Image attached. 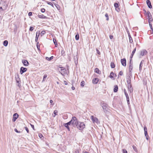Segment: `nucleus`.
<instances>
[{"label": "nucleus", "mask_w": 153, "mask_h": 153, "mask_svg": "<svg viewBox=\"0 0 153 153\" xmlns=\"http://www.w3.org/2000/svg\"><path fill=\"white\" fill-rule=\"evenodd\" d=\"M126 100L127 102H129V97H127V98H126Z\"/></svg>", "instance_id": "61"}, {"label": "nucleus", "mask_w": 153, "mask_h": 153, "mask_svg": "<svg viewBox=\"0 0 153 153\" xmlns=\"http://www.w3.org/2000/svg\"><path fill=\"white\" fill-rule=\"evenodd\" d=\"M133 149H134V150L135 151V152H137V148L136 147L134 146H133Z\"/></svg>", "instance_id": "43"}, {"label": "nucleus", "mask_w": 153, "mask_h": 153, "mask_svg": "<svg viewBox=\"0 0 153 153\" xmlns=\"http://www.w3.org/2000/svg\"><path fill=\"white\" fill-rule=\"evenodd\" d=\"M47 74H45L44 76H43V80H42V82H43L44 81H45L46 78V77H47Z\"/></svg>", "instance_id": "34"}, {"label": "nucleus", "mask_w": 153, "mask_h": 153, "mask_svg": "<svg viewBox=\"0 0 153 153\" xmlns=\"http://www.w3.org/2000/svg\"><path fill=\"white\" fill-rule=\"evenodd\" d=\"M131 59L130 62V65L129 66V71L130 72H131L133 68V63L131 62Z\"/></svg>", "instance_id": "14"}, {"label": "nucleus", "mask_w": 153, "mask_h": 153, "mask_svg": "<svg viewBox=\"0 0 153 153\" xmlns=\"http://www.w3.org/2000/svg\"><path fill=\"white\" fill-rule=\"evenodd\" d=\"M96 50L97 51V53L99 54H100V52L97 49H96Z\"/></svg>", "instance_id": "54"}, {"label": "nucleus", "mask_w": 153, "mask_h": 153, "mask_svg": "<svg viewBox=\"0 0 153 153\" xmlns=\"http://www.w3.org/2000/svg\"><path fill=\"white\" fill-rule=\"evenodd\" d=\"M128 36L129 37V42L130 43H132L133 42V39L131 37V35L129 32L128 33Z\"/></svg>", "instance_id": "18"}, {"label": "nucleus", "mask_w": 153, "mask_h": 153, "mask_svg": "<svg viewBox=\"0 0 153 153\" xmlns=\"http://www.w3.org/2000/svg\"><path fill=\"white\" fill-rule=\"evenodd\" d=\"M53 42L55 45V46L56 47L57 46V44L56 42V40L55 39H53Z\"/></svg>", "instance_id": "28"}, {"label": "nucleus", "mask_w": 153, "mask_h": 153, "mask_svg": "<svg viewBox=\"0 0 153 153\" xmlns=\"http://www.w3.org/2000/svg\"><path fill=\"white\" fill-rule=\"evenodd\" d=\"M34 29V28L33 27H30L29 29V30L30 31H32Z\"/></svg>", "instance_id": "44"}, {"label": "nucleus", "mask_w": 153, "mask_h": 153, "mask_svg": "<svg viewBox=\"0 0 153 153\" xmlns=\"http://www.w3.org/2000/svg\"><path fill=\"white\" fill-rule=\"evenodd\" d=\"M121 62L122 65L124 66H126V60L125 59H123L121 60Z\"/></svg>", "instance_id": "8"}, {"label": "nucleus", "mask_w": 153, "mask_h": 153, "mask_svg": "<svg viewBox=\"0 0 153 153\" xmlns=\"http://www.w3.org/2000/svg\"><path fill=\"white\" fill-rule=\"evenodd\" d=\"M13 118L12 120V121L13 122H15L16 120L17 119V118H18L19 115L17 113H15L13 115Z\"/></svg>", "instance_id": "11"}, {"label": "nucleus", "mask_w": 153, "mask_h": 153, "mask_svg": "<svg viewBox=\"0 0 153 153\" xmlns=\"http://www.w3.org/2000/svg\"><path fill=\"white\" fill-rule=\"evenodd\" d=\"M147 53V52L145 49H143L141 50L140 51V57H141V56H143Z\"/></svg>", "instance_id": "5"}, {"label": "nucleus", "mask_w": 153, "mask_h": 153, "mask_svg": "<svg viewBox=\"0 0 153 153\" xmlns=\"http://www.w3.org/2000/svg\"><path fill=\"white\" fill-rule=\"evenodd\" d=\"M113 36L112 35H110L109 36V38L110 39H112L113 38Z\"/></svg>", "instance_id": "56"}, {"label": "nucleus", "mask_w": 153, "mask_h": 153, "mask_svg": "<svg viewBox=\"0 0 153 153\" xmlns=\"http://www.w3.org/2000/svg\"><path fill=\"white\" fill-rule=\"evenodd\" d=\"M39 136L40 138H41L42 137H43L42 135L41 134H39Z\"/></svg>", "instance_id": "57"}, {"label": "nucleus", "mask_w": 153, "mask_h": 153, "mask_svg": "<svg viewBox=\"0 0 153 153\" xmlns=\"http://www.w3.org/2000/svg\"><path fill=\"white\" fill-rule=\"evenodd\" d=\"M76 127L80 130H82L85 128V125L83 122H80L79 124L78 123V124Z\"/></svg>", "instance_id": "4"}, {"label": "nucleus", "mask_w": 153, "mask_h": 153, "mask_svg": "<svg viewBox=\"0 0 153 153\" xmlns=\"http://www.w3.org/2000/svg\"><path fill=\"white\" fill-rule=\"evenodd\" d=\"M22 62L25 66H27L29 65L28 62L26 60H23Z\"/></svg>", "instance_id": "13"}, {"label": "nucleus", "mask_w": 153, "mask_h": 153, "mask_svg": "<svg viewBox=\"0 0 153 153\" xmlns=\"http://www.w3.org/2000/svg\"><path fill=\"white\" fill-rule=\"evenodd\" d=\"M39 34H40V33H39V32L38 33L37 32H36V39H35V41L36 42H37V41L38 37L39 36Z\"/></svg>", "instance_id": "24"}, {"label": "nucleus", "mask_w": 153, "mask_h": 153, "mask_svg": "<svg viewBox=\"0 0 153 153\" xmlns=\"http://www.w3.org/2000/svg\"><path fill=\"white\" fill-rule=\"evenodd\" d=\"M45 11V10L44 8H42L41 9V11L42 13H44Z\"/></svg>", "instance_id": "51"}, {"label": "nucleus", "mask_w": 153, "mask_h": 153, "mask_svg": "<svg viewBox=\"0 0 153 153\" xmlns=\"http://www.w3.org/2000/svg\"><path fill=\"white\" fill-rule=\"evenodd\" d=\"M91 118L93 123H97L98 122V119L97 117H94L93 116H91Z\"/></svg>", "instance_id": "7"}, {"label": "nucleus", "mask_w": 153, "mask_h": 153, "mask_svg": "<svg viewBox=\"0 0 153 153\" xmlns=\"http://www.w3.org/2000/svg\"><path fill=\"white\" fill-rule=\"evenodd\" d=\"M77 53L76 56H74V59L75 61V63L76 65H77L78 64V58L77 57Z\"/></svg>", "instance_id": "12"}, {"label": "nucleus", "mask_w": 153, "mask_h": 153, "mask_svg": "<svg viewBox=\"0 0 153 153\" xmlns=\"http://www.w3.org/2000/svg\"><path fill=\"white\" fill-rule=\"evenodd\" d=\"M30 125H31V126L32 128H33V130H34V125H33L32 124H30Z\"/></svg>", "instance_id": "60"}, {"label": "nucleus", "mask_w": 153, "mask_h": 153, "mask_svg": "<svg viewBox=\"0 0 153 153\" xmlns=\"http://www.w3.org/2000/svg\"><path fill=\"white\" fill-rule=\"evenodd\" d=\"M65 124H67V125L68 126L70 125L71 124V121H70L69 122H68Z\"/></svg>", "instance_id": "50"}, {"label": "nucleus", "mask_w": 153, "mask_h": 153, "mask_svg": "<svg viewBox=\"0 0 153 153\" xmlns=\"http://www.w3.org/2000/svg\"><path fill=\"white\" fill-rule=\"evenodd\" d=\"M71 122L73 126L76 127L77 126V124H78V121L76 117H73L71 120Z\"/></svg>", "instance_id": "2"}, {"label": "nucleus", "mask_w": 153, "mask_h": 153, "mask_svg": "<svg viewBox=\"0 0 153 153\" xmlns=\"http://www.w3.org/2000/svg\"><path fill=\"white\" fill-rule=\"evenodd\" d=\"M64 84L65 85H67L68 84V83L66 82L65 81H64Z\"/></svg>", "instance_id": "64"}, {"label": "nucleus", "mask_w": 153, "mask_h": 153, "mask_svg": "<svg viewBox=\"0 0 153 153\" xmlns=\"http://www.w3.org/2000/svg\"><path fill=\"white\" fill-rule=\"evenodd\" d=\"M64 126L65 127L67 128V129L69 131H70V128L67 125V124H65Z\"/></svg>", "instance_id": "36"}, {"label": "nucleus", "mask_w": 153, "mask_h": 153, "mask_svg": "<svg viewBox=\"0 0 153 153\" xmlns=\"http://www.w3.org/2000/svg\"><path fill=\"white\" fill-rule=\"evenodd\" d=\"M127 85H129L131 84V78L130 77H129L127 79Z\"/></svg>", "instance_id": "17"}, {"label": "nucleus", "mask_w": 153, "mask_h": 153, "mask_svg": "<svg viewBox=\"0 0 153 153\" xmlns=\"http://www.w3.org/2000/svg\"><path fill=\"white\" fill-rule=\"evenodd\" d=\"M105 16L106 17V20L107 21H108V20H109V18H108V13H106L105 15Z\"/></svg>", "instance_id": "39"}, {"label": "nucleus", "mask_w": 153, "mask_h": 153, "mask_svg": "<svg viewBox=\"0 0 153 153\" xmlns=\"http://www.w3.org/2000/svg\"><path fill=\"white\" fill-rule=\"evenodd\" d=\"M144 132L147 131V128L146 127V126H144Z\"/></svg>", "instance_id": "45"}, {"label": "nucleus", "mask_w": 153, "mask_h": 153, "mask_svg": "<svg viewBox=\"0 0 153 153\" xmlns=\"http://www.w3.org/2000/svg\"><path fill=\"white\" fill-rule=\"evenodd\" d=\"M85 82L83 81L81 82L80 83V85L82 87H83L84 86Z\"/></svg>", "instance_id": "33"}, {"label": "nucleus", "mask_w": 153, "mask_h": 153, "mask_svg": "<svg viewBox=\"0 0 153 153\" xmlns=\"http://www.w3.org/2000/svg\"><path fill=\"white\" fill-rule=\"evenodd\" d=\"M114 6L115 7V8L118 7H119V5L117 3H115L114 4Z\"/></svg>", "instance_id": "40"}, {"label": "nucleus", "mask_w": 153, "mask_h": 153, "mask_svg": "<svg viewBox=\"0 0 153 153\" xmlns=\"http://www.w3.org/2000/svg\"><path fill=\"white\" fill-rule=\"evenodd\" d=\"M115 10L117 11L118 12L120 11V9L119 7H117H117L115 8Z\"/></svg>", "instance_id": "47"}, {"label": "nucleus", "mask_w": 153, "mask_h": 153, "mask_svg": "<svg viewBox=\"0 0 153 153\" xmlns=\"http://www.w3.org/2000/svg\"><path fill=\"white\" fill-rule=\"evenodd\" d=\"M127 86L128 90L129 91L130 93L132 92L133 91V89L132 86L131 84L127 85Z\"/></svg>", "instance_id": "9"}, {"label": "nucleus", "mask_w": 153, "mask_h": 153, "mask_svg": "<svg viewBox=\"0 0 153 153\" xmlns=\"http://www.w3.org/2000/svg\"><path fill=\"white\" fill-rule=\"evenodd\" d=\"M122 151L123 153H128L127 150L125 149H123Z\"/></svg>", "instance_id": "42"}, {"label": "nucleus", "mask_w": 153, "mask_h": 153, "mask_svg": "<svg viewBox=\"0 0 153 153\" xmlns=\"http://www.w3.org/2000/svg\"><path fill=\"white\" fill-rule=\"evenodd\" d=\"M111 66L112 68H114L115 67V65L114 63L111 62Z\"/></svg>", "instance_id": "27"}, {"label": "nucleus", "mask_w": 153, "mask_h": 153, "mask_svg": "<svg viewBox=\"0 0 153 153\" xmlns=\"http://www.w3.org/2000/svg\"><path fill=\"white\" fill-rule=\"evenodd\" d=\"M101 106L104 111V112L105 113H107L108 112H109L108 111V108L107 107L108 105L107 104L103 102Z\"/></svg>", "instance_id": "3"}, {"label": "nucleus", "mask_w": 153, "mask_h": 153, "mask_svg": "<svg viewBox=\"0 0 153 153\" xmlns=\"http://www.w3.org/2000/svg\"><path fill=\"white\" fill-rule=\"evenodd\" d=\"M7 5L6 3L3 1H2L0 3V13L1 14L4 13L2 11H4L6 10L7 7Z\"/></svg>", "instance_id": "1"}, {"label": "nucleus", "mask_w": 153, "mask_h": 153, "mask_svg": "<svg viewBox=\"0 0 153 153\" xmlns=\"http://www.w3.org/2000/svg\"><path fill=\"white\" fill-rule=\"evenodd\" d=\"M144 62V60L142 61L140 64V67H139V70L140 71H141L142 70L143 64Z\"/></svg>", "instance_id": "20"}, {"label": "nucleus", "mask_w": 153, "mask_h": 153, "mask_svg": "<svg viewBox=\"0 0 153 153\" xmlns=\"http://www.w3.org/2000/svg\"><path fill=\"white\" fill-rule=\"evenodd\" d=\"M136 51V48H135L134 49V50H133V51H132V52L131 54V56L130 57V58L131 59L132 58V57H133V56L134 53Z\"/></svg>", "instance_id": "22"}, {"label": "nucleus", "mask_w": 153, "mask_h": 153, "mask_svg": "<svg viewBox=\"0 0 153 153\" xmlns=\"http://www.w3.org/2000/svg\"><path fill=\"white\" fill-rule=\"evenodd\" d=\"M153 20V19L152 18L150 17L148 19V22L149 23V22H152Z\"/></svg>", "instance_id": "38"}, {"label": "nucleus", "mask_w": 153, "mask_h": 153, "mask_svg": "<svg viewBox=\"0 0 153 153\" xmlns=\"http://www.w3.org/2000/svg\"><path fill=\"white\" fill-rule=\"evenodd\" d=\"M61 53L62 55H64L65 53V51H64L62 50L61 51Z\"/></svg>", "instance_id": "52"}, {"label": "nucleus", "mask_w": 153, "mask_h": 153, "mask_svg": "<svg viewBox=\"0 0 153 153\" xmlns=\"http://www.w3.org/2000/svg\"><path fill=\"white\" fill-rule=\"evenodd\" d=\"M14 131L17 133H20L21 132L20 131H18V130L16 128L14 129Z\"/></svg>", "instance_id": "49"}, {"label": "nucleus", "mask_w": 153, "mask_h": 153, "mask_svg": "<svg viewBox=\"0 0 153 153\" xmlns=\"http://www.w3.org/2000/svg\"><path fill=\"white\" fill-rule=\"evenodd\" d=\"M119 75H123V72L122 71H120V73H119Z\"/></svg>", "instance_id": "58"}, {"label": "nucleus", "mask_w": 153, "mask_h": 153, "mask_svg": "<svg viewBox=\"0 0 153 153\" xmlns=\"http://www.w3.org/2000/svg\"><path fill=\"white\" fill-rule=\"evenodd\" d=\"M146 3L148 5V7L150 8H152V6L151 5V2L149 0H147L146 1Z\"/></svg>", "instance_id": "15"}, {"label": "nucleus", "mask_w": 153, "mask_h": 153, "mask_svg": "<svg viewBox=\"0 0 153 153\" xmlns=\"http://www.w3.org/2000/svg\"><path fill=\"white\" fill-rule=\"evenodd\" d=\"M58 113V111L57 110H55L54 111L53 113L54 114V116H53V117H55V116L56 115H57V113Z\"/></svg>", "instance_id": "35"}, {"label": "nucleus", "mask_w": 153, "mask_h": 153, "mask_svg": "<svg viewBox=\"0 0 153 153\" xmlns=\"http://www.w3.org/2000/svg\"><path fill=\"white\" fill-rule=\"evenodd\" d=\"M53 56H52L50 58H48V57H46V59H47L48 60L50 61L51 59H53Z\"/></svg>", "instance_id": "29"}, {"label": "nucleus", "mask_w": 153, "mask_h": 153, "mask_svg": "<svg viewBox=\"0 0 153 153\" xmlns=\"http://www.w3.org/2000/svg\"><path fill=\"white\" fill-rule=\"evenodd\" d=\"M94 71L95 72L97 73L98 74H101V71H100V70L99 69L96 68L94 70Z\"/></svg>", "instance_id": "23"}, {"label": "nucleus", "mask_w": 153, "mask_h": 153, "mask_svg": "<svg viewBox=\"0 0 153 153\" xmlns=\"http://www.w3.org/2000/svg\"><path fill=\"white\" fill-rule=\"evenodd\" d=\"M124 91L126 98H127V97H129L128 95V94L127 93L126 90L125 89H124Z\"/></svg>", "instance_id": "31"}, {"label": "nucleus", "mask_w": 153, "mask_h": 153, "mask_svg": "<svg viewBox=\"0 0 153 153\" xmlns=\"http://www.w3.org/2000/svg\"><path fill=\"white\" fill-rule=\"evenodd\" d=\"M118 90V87L117 85H115L114 89V92H116Z\"/></svg>", "instance_id": "21"}, {"label": "nucleus", "mask_w": 153, "mask_h": 153, "mask_svg": "<svg viewBox=\"0 0 153 153\" xmlns=\"http://www.w3.org/2000/svg\"><path fill=\"white\" fill-rule=\"evenodd\" d=\"M60 70H59V71L62 75H64L65 74V69L62 67H60Z\"/></svg>", "instance_id": "6"}, {"label": "nucleus", "mask_w": 153, "mask_h": 153, "mask_svg": "<svg viewBox=\"0 0 153 153\" xmlns=\"http://www.w3.org/2000/svg\"><path fill=\"white\" fill-rule=\"evenodd\" d=\"M32 15V12H30L28 13V16H31Z\"/></svg>", "instance_id": "55"}, {"label": "nucleus", "mask_w": 153, "mask_h": 153, "mask_svg": "<svg viewBox=\"0 0 153 153\" xmlns=\"http://www.w3.org/2000/svg\"><path fill=\"white\" fill-rule=\"evenodd\" d=\"M147 14H148V16H149V15L151 16V15L149 11H148Z\"/></svg>", "instance_id": "59"}, {"label": "nucleus", "mask_w": 153, "mask_h": 153, "mask_svg": "<svg viewBox=\"0 0 153 153\" xmlns=\"http://www.w3.org/2000/svg\"><path fill=\"white\" fill-rule=\"evenodd\" d=\"M99 80L98 78H95L93 80V83L94 84H97Z\"/></svg>", "instance_id": "16"}, {"label": "nucleus", "mask_w": 153, "mask_h": 153, "mask_svg": "<svg viewBox=\"0 0 153 153\" xmlns=\"http://www.w3.org/2000/svg\"><path fill=\"white\" fill-rule=\"evenodd\" d=\"M79 39V34L77 33L76 34L75 36V39L76 40H78Z\"/></svg>", "instance_id": "26"}, {"label": "nucleus", "mask_w": 153, "mask_h": 153, "mask_svg": "<svg viewBox=\"0 0 153 153\" xmlns=\"http://www.w3.org/2000/svg\"><path fill=\"white\" fill-rule=\"evenodd\" d=\"M25 130L27 131V133H29V130L28 129V128L27 127H25Z\"/></svg>", "instance_id": "46"}, {"label": "nucleus", "mask_w": 153, "mask_h": 153, "mask_svg": "<svg viewBox=\"0 0 153 153\" xmlns=\"http://www.w3.org/2000/svg\"><path fill=\"white\" fill-rule=\"evenodd\" d=\"M114 73L113 72H111V73L110 74V77L111 78H113L114 77L113 76L114 75Z\"/></svg>", "instance_id": "32"}, {"label": "nucleus", "mask_w": 153, "mask_h": 153, "mask_svg": "<svg viewBox=\"0 0 153 153\" xmlns=\"http://www.w3.org/2000/svg\"><path fill=\"white\" fill-rule=\"evenodd\" d=\"M50 102L51 105H54V104L53 103V101L52 100H50Z\"/></svg>", "instance_id": "53"}, {"label": "nucleus", "mask_w": 153, "mask_h": 153, "mask_svg": "<svg viewBox=\"0 0 153 153\" xmlns=\"http://www.w3.org/2000/svg\"><path fill=\"white\" fill-rule=\"evenodd\" d=\"M45 33V31L43 30L41 33V36H43Z\"/></svg>", "instance_id": "37"}, {"label": "nucleus", "mask_w": 153, "mask_h": 153, "mask_svg": "<svg viewBox=\"0 0 153 153\" xmlns=\"http://www.w3.org/2000/svg\"><path fill=\"white\" fill-rule=\"evenodd\" d=\"M148 17L149 18H150V17L152 18V15H151V16L149 15V16H148Z\"/></svg>", "instance_id": "62"}, {"label": "nucleus", "mask_w": 153, "mask_h": 153, "mask_svg": "<svg viewBox=\"0 0 153 153\" xmlns=\"http://www.w3.org/2000/svg\"><path fill=\"white\" fill-rule=\"evenodd\" d=\"M47 3L48 4L51 5L52 7H53V4L51 3L50 2H48Z\"/></svg>", "instance_id": "48"}, {"label": "nucleus", "mask_w": 153, "mask_h": 153, "mask_svg": "<svg viewBox=\"0 0 153 153\" xmlns=\"http://www.w3.org/2000/svg\"><path fill=\"white\" fill-rule=\"evenodd\" d=\"M71 88L73 90H74L75 89V88L74 86H72Z\"/></svg>", "instance_id": "63"}, {"label": "nucleus", "mask_w": 153, "mask_h": 153, "mask_svg": "<svg viewBox=\"0 0 153 153\" xmlns=\"http://www.w3.org/2000/svg\"><path fill=\"white\" fill-rule=\"evenodd\" d=\"M149 24L151 29L152 30V31H153L151 22H149Z\"/></svg>", "instance_id": "41"}, {"label": "nucleus", "mask_w": 153, "mask_h": 153, "mask_svg": "<svg viewBox=\"0 0 153 153\" xmlns=\"http://www.w3.org/2000/svg\"><path fill=\"white\" fill-rule=\"evenodd\" d=\"M27 70V69L26 68H24L23 67H21L20 68V72L21 74H22L24 72H26Z\"/></svg>", "instance_id": "10"}, {"label": "nucleus", "mask_w": 153, "mask_h": 153, "mask_svg": "<svg viewBox=\"0 0 153 153\" xmlns=\"http://www.w3.org/2000/svg\"><path fill=\"white\" fill-rule=\"evenodd\" d=\"M144 134H145V136H146V139L147 140H148V134H147V131L144 132Z\"/></svg>", "instance_id": "30"}, {"label": "nucleus", "mask_w": 153, "mask_h": 153, "mask_svg": "<svg viewBox=\"0 0 153 153\" xmlns=\"http://www.w3.org/2000/svg\"><path fill=\"white\" fill-rule=\"evenodd\" d=\"M8 44V42L7 40H5L3 42V45L5 46H7Z\"/></svg>", "instance_id": "25"}, {"label": "nucleus", "mask_w": 153, "mask_h": 153, "mask_svg": "<svg viewBox=\"0 0 153 153\" xmlns=\"http://www.w3.org/2000/svg\"><path fill=\"white\" fill-rule=\"evenodd\" d=\"M38 17H39V18H41V19H46L47 18V17L45 16L43 14H41V15L39 14L38 15Z\"/></svg>", "instance_id": "19"}]
</instances>
